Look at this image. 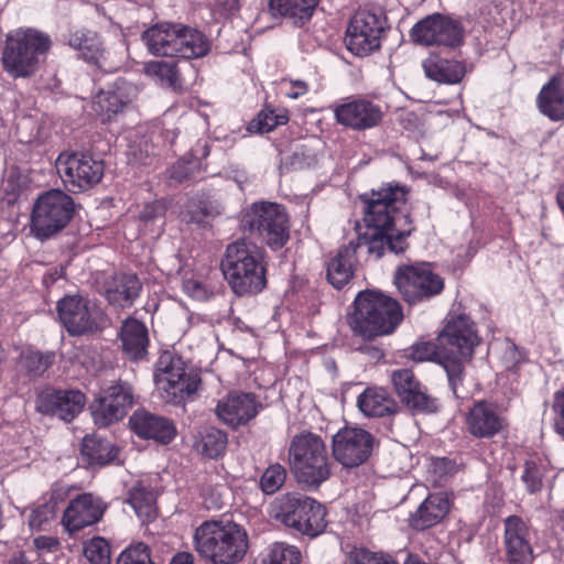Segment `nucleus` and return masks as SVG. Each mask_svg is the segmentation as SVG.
<instances>
[{"instance_id":"obj_17","label":"nucleus","mask_w":564,"mask_h":564,"mask_svg":"<svg viewBox=\"0 0 564 564\" xmlns=\"http://www.w3.org/2000/svg\"><path fill=\"white\" fill-rule=\"evenodd\" d=\"M375 438L366 430L345 427L333 436V456L344 467H357L371 455Z\"/></svg>"},{"instance_id":"obj_29","label":"nucleus","mask_w":564,"mask_h":564,"mask_svg":"<svg viewBox=\"0 0 564 564\" xmlns=\"http://www.w3.org/2000/svg\"><path fill=\"white\" fill-rule=\"evenodd\" d=\"M449 511V500L443 492L429 495L410 516V525L425 530L440 523Z\"/></svg>"},{"instance_id":"obj_11","label":"nucleus","mask_w":564,"mask_h":564,"mask_svg":"<svg viewBox=\"0 0 564 564\" xmlns=\"http://www.w3.org/2000/svg\"><path fill=\"white\" fill-rule=\"evenodd\" d=\"M58 317L72 336L101 332L109 324L107 315L95 303L79 295H68L57 303Z\"/></svg>"},{"instance_id":"obj_27","label":"nucleus","mask_w":564,"mask_h":564,"mask_svg":"<svg viewBox=\"0 0 564 564\" xmlns=\"http://www.w3.org/2000/svg\"><path fill=\"white\" fill-rule=\"evenodd\" d=\"M503 417L486 401L473 405L466 415L467 431L477 438H491L503 429Z\"/></svg>"},{"instance_id":"obj_41","label":"nucleus","mask_w":564,"mask_h":564,"mask_svg":"<svg viewBox=\"0 0 564 564\" xmlns=\"http://www.w3.org/2000/svg\"><path fill=\"white\" fill-rule=\"evenodd\" d=\"M128 503L142 522H151L156 518V498L152 490L135 485L130 490Z\"/></svg>"},{"instance_id":"obj_62","label":"nucleus","mask_w":564,"mask_h":564,"mask_svg":"<svg viewBox=\"0 0 564 564\" xmlns=\"http://www.w3.org/2000/svg\"><path fill=\"white\" fill-rule=\"evenodd\" d=\"M34 545L40 551L53 552L58 549L59 542L55 536L41 535L34 539Z\"/></svg>"},{"instance_id":"obj_16","label":"nucleus","mask_w":564,"mask_h":564,"mask_svg":"<svg viewBox=\"0 0 564 564\" xmlns=\"http://www.w3.org/2000/svg\"><path fill=\"white\" fill-rule=\"evenodd\" d=\"M133 401V388L129 382L119 380L111 384L90 405L95 424L106 427L122 420Z\"/></svg>"},{"instance_id":"obj_20","label":"nucleus","mask_w":564,"mask_h":564,"mask_svg":"<svg viewBox=\"0 0 564 564\" xmlns=\"http://www.w3.org/2000/svg\"><path fill=\"white\" fill-rule=\"evenodd\" d=\"M393 388L405 406L417 413H433L437 411V400L426 393L425 388L416 380L410 369H398L391 373Z\"/></svg>"},{"instance_id":"obj_4","label":"nucleus","mask_w":564,"mask_h":564,"mask_svg":"<svg viewBox=\"0 0 564 564\" xmlns=\"http://www.w3.org/2000/svg\"><path fill=\"white\" fill-rule=\"evenodd\" d=\"M221 270L231 290L239 296L257 294L267 285L262 251L245 239L227 246Z\"/></svg>"},{"instance_id":"obj_22","label":"nucleus","mask_w":564,"mask_h":564,"mask_svg":"<svg viewBox=\"0 0 564 564\" xmlns=\"http://www.w3.org/2000/svg\"><path fill=\"white\" fill-rule=\"evenodd\" d=\"M479 338L474 322L466 315H458L447 322L438 336L442 347L448 348L460 357L471 358Z\"/></svg>"},{"instance_id":"obj_48","label":"nucleus","mask_w":564,"mask_h":564,"mask_svg":"<svg viewBox=\"0 0 564 564\" xmlns=\"http://www.w3.org/2000/svg\"><path fill=\"white\" fill-rule=\"evenodd\" d=\"M286 479V470L280 464L270 465L262 474L260 488L265 495L275 494Z\"/></svg>"},{"instance_id":"obj_52","label":"nucleus","mask_w":564,"mask_h":564,"mask_svg":"<svg viewBox=\"0 0 564 564\" xmlns=\"http://www.w3.org/2000/svg\"><path fill=\"white\" fill-rule=\"evenodd\" d=\"M441 364L446 371L451 390L455 397L459 398V387L464 379V366L460 359L457 357H444Z\"/></svg>"},{"instance_id":"obj_25","label":"nucleus","mask_w":564,"mask_h":564,"mask_svg":"<svg viewBox=\"0 0 564 564\" xmlns=\"http://www.w3.org/2000/svg\"><path fill=\"white\" fill-rule=\"evenodd\" d=\"M106 506L93 494H82L72 499L63 514V525L68 532H76L97 523L104 516Z\"/></svg>"},{"instance_id":"obj_38","label":"nucleus","mask_w":564,"mask_h":564,"mask_svg":"<svg viewBox=\"0 0 564 564\" xmlns=\"http://www.w3.org/2000/svg\"><path fill=\"white\" fill-rule=\"evenodd\" d=\"M175 48L176 54L173 57L198 58L210 51V42L200 31L181 24Z\"/></svg>"},{"instance_id":"obj_57","label":"nucleus","mask_w":564,"mask_h":564,"mask_svg":"<svg viewBox=\"0 0 564 564\" xmlns=\"http://www.w3.org/2000/svg\"><path fill=\"white\" fill-rule=\"evenodd\" d=\"M553 429L556 434L564 437V387L553 395Z\"/></svg>"},{"instance_id":"obj_51","label":"nucleus","mask_w":564,"mask_h":564,"mask_svg":"<svg viewBox=\"0 0 564 564\" xmlns=\"http://www.w3.org/2000/svg\"><path fill=\"white\" fill-rule=\"evenodd\" d=\"M117 564H154L149 546L142 542L127 547L121 552Z\"/></svg>"},{"instance_id":"obj_54","label":"nucleus","mask_w":564,"mask_h":564,"mask_svg":"<svg viewBox=\"0 0 564 564\" xmlns=\"http://www.w3.org/2000/svg\"><path fill=\"white\" fill-rule=\"evenodd\" d=\"M55 518V506L43 503L33 509L29 516V525L32 530H41Z\"/></svg>"},{"instance_id":"obj_19","label":"nucleus","mask_w":564,"mask_h":564,"mask_svg":"<svg viewBox=\"0 0 564 564\" xmlns=\"http://www.w3.org/2000/svg\"><path fill=\"white\" fill-rule=\"evenodd\" d=\"M85 404L86 397L79 390H45L39 394L35 408L44 415L70 422L83 411Z\"/></svg>"},{"instance_id":"obj_44","label":"nucleus","mask_w":564,"mask_h":564,"mask_svg":"<svg viewBox=\"0 0 564 564\" xmlns=\"http://www.w3.org/2000/svg\"><path fill=\"white\" fill-rule=\"evenodd\" d=\"M317 162V151L312 145L303 143L296 145L292 153L281 159L280 170L282 172L304 170L314 166Z\"/></svg>"},{"instance_id":"obj_42","label":"nucleus","mask_w":564,"mask_h":564,"mask_svg":"<svg viewBox=\"0 0 564 564\" xmlns=\"http://www.w3.org/2000/svg\"><path fill=\"white\" fill-rule=\"evenodd\" d=\"M55 361V352L40 351L31 347L21 351L19 366L30 378L41 377Z\"/></svg>"},{"instance_id":"obj_35","label":"nucleus","mask_w":564,"mask_h":564,"mask_svg":"<svg viewBox=\"0 0 564 564\" xmlns=\"http://www.w3.org/2000/svg\"><path fill=\"white\" fill-rule=\"evenodd\" d=\"M422 67L427 78L440 84H458L465 76V65L455 59L431 55L423 61Z\"/></svg>"},{"instance_id":"obj_45","label":"nucleus","mask_w":564,"mask_h":564,"mask_svg":"<svg viewBox=\"0 0 564 564\" xmlns=\"http://www.w3.org/2000/svg\"><path fill=\"white\" fill-rule=\"evenodd\" d=\"M370 234H365L362 237H358L360 239V247L362 245L367 246L368 253L375 256L376 259L381 258L384 254L386 248L394 253H400L401 251H397L392 248V240L397 239V232L387 231V230H371Z\"/></svg>"},{"instance_id":"obj_43","label":"nucleus","mask_w":564,"mask_h":564,"mask_svg":"<svg viewBox=\"0 0 564 564\" xmlns=\"http://www.w3.org/2000/svg\"><path fill=\"white\" fill-rule=\"evenodd\" d=\"M301 558V552L296 546L275 542L261 552L256 564H300Z\"/></svg>"},{"instance_id":"obj_37","label":"nucleus","mask_w":564,"mask_h":564,"mask_svg":"<svg viewBox=\"0 0 564 564\" xmlns=\"http://www.w3.org/2000/svg\"><path fill=\"white\" fill-rule=\"evenodd\" d=\"M80 454L87 465L105 466L118 457L119 449L106 438L86 435L82 442Z\"/></svg>"},{"instance_id":"obj_21","label":"nucleus","mask_w":564,"mask_h":564,"mask_svg":"<svg viewBox=\"0 0 564 564\" xmlns=\"http://www.w3.org/2000/svg\"><path fill=\"white\" fill-rule=\"evenodd\" d=\"M503 543L508 564H532L533 550L529 525L518 516L503 521Z\"/></svg>"},{"instance_id":"obj_63","label":"nucleus","mask_w":564,"mask_h":564,"mask_svg":"<svg viewBox=\"0 0 564 564\" xmlns=\"http://www.w3.org/2000/svg\"><path fill=\"white\" fill-rule=\"evenodd\" d=\"M171 564H193V556L189 553H178L173 557Z\"/></svg>"},{"instance_id":"obj_56","label":"nucleus","mask_w":564,"mask_h":564,"mask_svg":"<svg viewBox=\"0 0 564 564\" xmlns=\"http://www.w3.org/2000/svg\"><path fill=\"white\" fill-rule=\"evenodd\" d=\"M351 564H398L389 554L357 550L354 553Z\"/></svg>"},{"instance_id":"obj_36","label":"nucleus","mask_w":564,"mask_h":564,"mask_svg":"<svg viewBox=\"0 0 564 564\" xmlns=\"http://www.w3.org/2000/svg\"><path fill=\"white\" fill-rule=\"evenodd\" d=\"M359 410L366 416L382 417L398 411L395 400L382 388H367L357 399Z\"/></svg>"},{"instance_id":"obj_49","label":"nucleus","mask_w":564,"mask_h":564,"mask_svg":"<svg viewBox=\"0 0 564 564\" xmlns=\"http://www.w3.org/2000/svg\"><path fill=\"white\" fill-rule=\"evenodd\" d=\"M84 555L91 564H110V546L102 538H94L84 546Z\"/></svg>"},{"instance_id":"obj_6","label":"nucleus","mask_w":564,"mask_h":564,"mask_svg":"<svg viewBox=\"0 0 564 564\" xmlns=\"http://www.w3.org/2000/svg\"><path fill=\"white\" fill-rule=\"evenodd\" d=\"M291 470L303 487L316 489L332 474L324 441L311 432L295 435L289 447Z\"/></svg>"},{"instance_id":"obj_50","label":"nucleus","mask_w":564,"mask_h":564,"mask_svg":"<svg viewBox=\"0 0 564 564\" xmlns=\"http://www.w3.org/2000/svg\"><path fill=\"white\" fill-rule=\"evenodd\" d=\"M199 161L193 156H183L170 169V177L177 183L185 182L199 171Z\"/></svg>"},{"instance_id":"obj_9","label":"nucleus","mask_w":564,"mask_h":564,"mask_svg":"<svg viewBox=\"0 0 564 564\" xmlns=\"http://www.w3.org/2000/svg\"><path fill=\"white\" fill-rule=\"evenodd\" d=\"M74 199L61 189L41 194L33 204L30 221L31 234L44 241L62 231L72 220Z\"/></svg>"},{"instance_id":"obj_7","label":"nucleus","mask_w":564,"mask_h":564,"mask_svg":"<svg viewBox=\"0 0 564 564\" xmlns=\"http://www.w3.org/2000/svg\"><path fill=\"white\" fill-rule=\"evenodd\" d=\"M273 518L289 529L310 538L322 534L326 527V508L312 497L288 492L272 505Z\"/></svg>"},{"instance_id":"obj_55","label":"nucleus","mask_w":564,"mask_h":564,"mask_svg":"<svg viewBox=\"0 0 564 564\" xmlns=\"http://www.w3.org/2000/svg\"><path fill=\"white\" fill-rule=\"evenodd\" d=\"M521 479L530 494L538 492L542 488V473L534 462H525Z\"/></svg>"},{"instance_id":"obj_46","label":"nucleus","mask_w":564,"mask_h":564,"mask_svg":"<svg viewBox=\"0 0 564 564\" xmlns=\"http://www.w3.org/2000/svg\"><path fill=\"white\" fill-rule=\"evenodd\" d=\"M226 445L227 434L218 429L210 427L202 436L200 452L209 458H217L225 452Z\"/></svg>"},{"instance_id":"obj_14","label":"nucleus","mask_w":564,"mask_h":564,"mask_svg":"<svg viewBox=\"0 0 564 564\" xmlns=\"http://www.w3.org/2000/svg\"><path fill=\"white\" fill-rule=\"evenodd\" d=\"M386 17L381 11L358 10L349 21L345 43L355 55L364 56L380 47L381 34L386 30Z\"/></svg>"},{"instance_id":"obj_31","label":"nucleus","mask_w":564,"mask_h":564,"mask_svg":"<svg viewBox=\"0 0 564 564\" xmlns=\"http://www.w3.org/2000/svg\"><path fill=\"white\" fill-rule=\"evenodd\" d=\"M142 289L135 274L119 273L106 282L105 296L109 304L121 308L130 307Z\"/></svg>"},{"instance_id":"obj_32","label":"nucleus","mask_w":564,"mask_h":564,"mask_svg":"<svg viewBox=\"0 0 564 564\" xmlns=\"http://www.w3.org/2000/svg\"><path fill=\"white\" fill-rule=\"evenodd\" d=\"M68 44L77 50L83 59L106 69L110 67L108 63L109 52H107L99 36L87 30H77L69 34Z\"/></svg>"},{"instance_id":"obj_47","label":"nucleus","mask_w":564,"mask_h":564,"mask_svg":"<svg viewBox=\"0 0 564 564\" xmlns=\"http://www.w3.org/2000/svg\"><path fill=\"white\" fill-rule=\"evenodd\" d=\"M149 72L154 74L162 84L176 90L182 87V80L173 62H155L149 66Z\"/></svg>"},{"instance_id":"obj_13","label":"nucleus","mask_w":564,"mask_h":564,"mask_svg":"<svg viewBox=\"0 0 564 564\" xmlns=\"http://www.w3.org/2000/svg\"><path fill=\"white\" fill-rule=\"evenodd\" d=\"M394 284L409 304H416L442 293L444 279L425 264L399 267L394 274Z\"/></svg>"},{"instance_id":"obj_5","label":"nucleus","mask_w":564,"mask_h":564,"mask_svg":"<svg viewBox=\"0 0 564 564\" xmlns=\"http://www.w3.org/2000/svg\"><path fill=\"white\" fill-rule=\"evenodd\" d=\"M52 46L48 34L33 28H20L7 35L2 50L3 69L13 78L32 76Z\"/></svg>"},{"instance_id":"obj_15","label":"nucleus","mask_w":564,"mask_h":564,"mask_svg":"<svg viewBox=\"0 0 564 564\" xmlns=\"http://www.w3.org/2000/svg\"><path fill=\"white\" fill-rule=\"evenodd\" d=\"M410 37L415 44L423 46L455 47L463 42L464 30L458 21L433 13L412 26Z\"/></svg>"},{"instance_id":"obj_28","label":"nucleus","mask_w":564,"mask_h":564,"mask_svg":"<svg viewBox=\"0 0 564 564\" xmlns=\"http://www.w3.org/2000/svg\"><path fill=\"white\" fill-rule=\"evenodd\" d=\"M360 247V239L351 240L343 246L336 254L327 262L326 276L335 289H341L354 276L357 263L356 251Z\"/></svg>"},{"instance_id":"obj_2","label":"nucleus","mask_w":564,"mask_h":564,"mask_svg":"<svg viewBox=\"0 0 564 564\" xmlns=\"http://www.w3.org/2000/svg\"><path fill=\"white\" fill-rule=\"evenodd\" d=\"M403 319L399 302L377 291L359 292L347 323L355 335L372 339L394 332Z\"/></svg>"},{"instance_id":"obj_39","label":"nucleus","mask_w":564,"mask_h":564,"mask_svg":"<svg viewBox=\"0 0 564 564\" xmlns=\"http://www.w3.org/2000/svg\"><path fill=\"white\" fill-rule=\"evenodd\" d=\"M316 0H270L269 10L273 17L289 18L295 25H303L313 17Z\"/></svg>"},{"instance_id":"obj_33","label":"nucleus","mask_w":564,"mask_h":564,"mask_svg":"<svg viewBox=\"0 0 564 564\" xmlns=\"http://www.w3.org/2000/svg\"><path fill=\"white\" fill-rule=\"evenodd\" d=\"M178 30H181V24L156 23L143 32L142 40L153 55L173 57L176 54Z\"/></svg>"},{"instance_id":"obj_30","label":"nucleus","mask_w":564,"mask_h":564,"mask_svg":"<svg viewBox=\"0 0 564 564\" xmlns=\"http://www.w3.org/2000/svg\"><path fill=\"white\" fill-rule=\"evenodd\" d=\"M225 213V205L214 194L199 192L188 198L184 215L189 223L206 226Z\"/></svg>"},{"instance_id":"obj_3","label":"nucleus","mask_w":564,"mask_h":564,"mask_svg":"<svg viewBox=\"0 0 564 564\" xmlns=\"http://www.w3.org/2000/svg\"><path fill=\"white\" fill-rule=\"evenodd\" d=\"M194 545L213 564H236L247 552L248 534L232 521H205L195 531Z\"/></svg>"},{"instance_id":"obj_18","label":"nucleus","mask_w":564,"mask_h":564,"mask_svg":"<svg viewBox=\"0 0 564 564\" xmlns=\"http://www.w3.org/2000/svg\"><path fill=\"white\" fill-rule=\"evenodd\" d=\"M336 121L354 131L378 127L383 119L380 105L365 97H349L334 107Z\"/></svg>"},{"instance_id":"obj_1","label":"nucleus","mask_w":564,"mask_h":564,"mask_svg":"<svg viewBox=\"0 0 564 564\" xmlns=\"http://www.w3.org/2000/svg\"><path fill=\"white\" fill-rule=\"evenodd\" d=\"M406 195L405 186L387 183L360 196L366 205L364 220L368 229L397 232V239L391 245L397 251L408 248L406 238L413 231L412 220L405 208Z\"/></svg>"},{"instance_id":"obj_40","label":"nucleus","mask_w":564,"mask_h":564,"mask_svg":"<svg viewBox=\"0 0 564 564\" xmlns=\"http://www.w3.org/2000/svg\"><path fill=\"white\" fill-rule=\"evenodd\" d=\"M120 338L122 347L129 358L141 359L147 352L148 330L142 322L135 318H128L121 327Z\"/></svg>"},{"instance_id":"obj_59","label":"nucleus","mask_w":564,"mask_h":564,"mask_svg":"<svg viewBox=\"0 0 564 564\" xmlns=\"http://www.w3.org/2000/svg\"><path fill=\"white\" fill-rule=\"evenodd\" d=\"M165 212V204L161 200H155L144 205L143 209L140 213V219L145 223L154 221L156 219L163 218Z\"/></svg>"},{"instance_id":"obj_64","label":"nucleus","mask_w":564,"mask_h":564,"mask_svg":"<svg viewBox=\"0 0 564 564\" xmlns=\"http://www.w3.org/2000/svg\"><path fill=\"white\" fill-rule=\"evenodd\" d=\"M558 202L562 205V208L564 209V188L558 194Z\"/></svg>"},{"instance_id":"obj_53","label":"nucleus","mask_w":564,"mask_h":564,"mask_svg":"<svg viewBox=\"0 0 564 564\" xmlns=\"http://www.w3.org/2000/svg\"><path fill=\"white\" fill-rule=\"evenodd\" d=\"M288 122L286 116H278L273 111H261L256 120H252L249 123V131L265 133L273 130L275 127L280 124H285Z\"/></svg>"},{"instance_id":"obj_12","label":"nucleus","mask_w":564,"mask_h":564,"mask_svg":"<svg viewBox=\"0 0 564 564\" xmlns=\"http://www.w3.org/2000/svg\"><path fill=\"white\" fill-rule=\"evenodd\" d=\"M57 173L65 187L73 193L87 191L104 176V162L91 154L63 152L55 162Z\"/></svg>"},{"instance_id":"obj_24","label":"nucleus","mask_w":564,"mask_h":564,"mask_svg":"<svg viewBox=\"0 0 564 564\" xmlns=\"http://www.w3.org/2000/svg\"><path fill=\"white\" fill-rule=\"evenodd\" d=\"M138 88L126 80L117 78L107 88L100 89L95 97V111L102 117V120H110L124 109L137 98Z\"/></svg>"},{"instance_id":"obj_8","label":"nucleus","mask_w":564,"mask_h":564,"mask_svg":"<svg viewBox=\"0 0 564 564\" xmlns=\"http://www.w3.org/2000/svg\"><path fill=\"white\" fill-rule=\"evenodd\" d=\"M154 382L164 402L181 405L197 392L200 379L186 371L180 356L165 350L155 362Z\"/></svg>"},{"instance_id":"obj_23","label":"nucleus","mask_w":564,"mask_h":564,"mask_svg":"<svg viewBox=\"0 0 564 564\" xmlns=\"http://www.w3.org/2000/svg\"><path fill=\"white\" fill-rule=\"evenodd\" d=\"M261 403L253 393H229L220 399L215 409L218 419L231 429H237L254 419Z\"/></svg>"},{"instance_id":"obj_26","label":"nucleus","mask_w":564,"mask_h":564,"mask_svg":"<svg viewBox=\"0 0 564 564\" xmlns=\"http://www.w3.org/2000/svg\"><path fill=\"white\" fill-rule=\"evenodd\" d=\"M133 433L143 440H153L161 444L171 443L176 436L174 423L147 410H137L129 419Z\"/></svg>"},{"instance_id":"obj_58","label":"nucleus","mask_w":564,"mask_h":564,"mask_svg":"<svg viewBox=\"0 0 564 564\" xmlns=\"http://www.w3.org/2000/svg\"><path fill=\"white\" fill-rule=\"evenodd\" d=\"M183 291L191 297L204 301L210 295L206 285L197 279L188 278L183 281Z\"/></svg>"},{"instance_id":"obj_60","label":"nucleus","mask_w":564,"mask_h":564,"mask_svg":"<svg viewBox=\"0 0 564 564\" xmlns=\"http://www.w3.org/2000/svg\"><path fill=\"white\" fill-rule=\"evenodd\" d=\"M436 355V346L429 341L417 343L412 346L411 358L415 361L431 360Z\"/></svg>"},{"instance_id":"obj_10","label":"nucleus","mask_w":564,"mask_h":564,"mask_svg":"<svg viewBox=\"0 0 564 564\" xmlns=\"http://www.w3.org/2000/svg\"><path fill=\"white\" fill-rule=\"evenodd\" d=\"M241 227L257 235L272 250L282 248L290 238L289 217L285 208L276 203L257 202L245 210Z\"/></svg>"},{"instance_id":"obj_61","label":"nucleus","mask_w":564,"mask_h":564,"mask_svg":"<svg viewBox=\"0 0 564 564\" xmlns=\"http://www.w3.org/2000/svg\"><path fill=\"white\" fill-rule=\"evenodd\" d=\"M283 85H289V88L285 90V95L292 99H297L308 91V85L303 80L284 79Z\"/></svg>"},{"instance_id":"obj_34","label":"nucleus","mask_w":564,"mask_h":564,"mask_svg":"<svg viewBox=\"0 0 564 564\" xmlns=\"http://www.w3.org/2000/svg\"><path fill=\"white\" fill-rule=\"evenodd\" d=\"M536 102L540 112L551 120L564 119V74L553 76L543 85Z\"/></svg>"}]
</instances>
